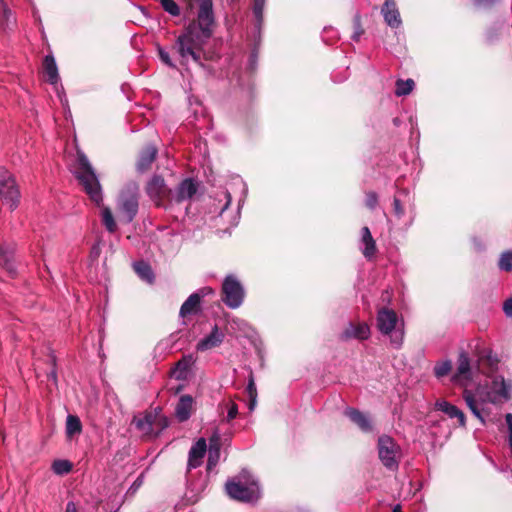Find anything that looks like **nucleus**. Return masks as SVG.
I'll list each match as a JSON object with an SVG mask.
<instances>
[{
    "instance_id": "obj_2",
    "label": "nucleus",
    "mask_w": 512,
    "mask_h": 512,
    "mask_svg": "<svg viewBox=\"0 0 512 512\" xmlns=\"http://www.w3.org/2000/svg\"><path fill=\"white\" fill-rule=\"evenodd\" d=\"M74 173L90 199L96 205H101L103 201L101 185L88 158L82 152L77 153V167Z\"/></svg>"
},
{
    "instance_id": "obj_46",
    "label": "nucleus",
    "mask_w": 512,
    "mask_h": 512,
    "mask_svg": "<svg viewBox=\"0 0 512 512\" xmlns=\"http://www.w3.org/2000/svg\"><path fill=\"white\" fill-rule=\"evenodd\" d=\"M505 419L509 430V445L512 450V414H506Z\"/></svg>"
},
{
    "instance_id": "obj_24",
    "label": "nucleus",
    "mask_w": 512,
    "mask_h": 512,
    "mask_svg": "<svg viewBox=\"0 0 512 512\" xmlns=\"http://www.w3.org/2000/svg\"><path fill=\"white\" fill-rule=\"evenodd\" d=\"M157 155V149L153 145L147 146L140 154L137 162V169L140 172L146 171L154 162Z\"/></svg>"
},
{
    "instance_id": "obj_1",
    "label": "nucleus",
    "mask_w": 512,
    "mask_h": 512,
    "mask_svg": "<svg viewBox=\"0 0 512 512\" xmlns=\"http://www.w3.org/2000/svg\"><path fill=\"white\" fill-rule=\"evenodd\" d=\"M208 38L196 31L195 25H188L185 31L177 37L173 47L181 63L187 64L190 60L200 63L199 52Z\"/></svg>"
},
{
    "instance_id": "obj_19",
    "label": "nucleus",
    "mask_w": 512,
    "mask_h": 512,
    "mask_svg": "<svg viewBox=\"0 0 512 512\" xmlns=\"http://www.w3.org/2000/svg\"><path fill=\"white\" fill-rule=\"evenodd\" d=\"M370 336V328L366 323H359L357 325L349 324L343 332L342 337L345 339H359L365 340Z\"/></svg>"
},
{
    "instance_id": "obj_10",
    "label": "nucleus",
    "mask_w": 512,
    "mask_h": 512,
    "mask_svg": "<svg viewBox=\"0 0 512 512\" xmlns=\"http://www.w3.org/2000/svg\"><path fill=\"white\" fill-rule=\"evenodd\" d=\"M213 290L210 287H203L197 292L191 294L180 308V316L186 317L197 312L202 297L212 294Z\"/></svg>"
},
{
    "instance_id": "obj_3",
    "label": "nucleus",
    "mask_w": 512,
    "mask_h": 512,
    "mask_svg": "<svg viewBox=\"0 0 512 512\" xmlns=\"http://www.w3.org/2000/svg\"><path fill=\"white\" fill-rule=\"evenodd\" d=\"M226 492L231 498L242 502H254L260 497L258 482L247 471L228 480Z\"/></svg>"
},
{
    "instance_id": "obj_54",
    "label": "nucleus",
    "mask_w": 512,
    "mask_h": 512,
    "mask_svg": "<svg viewBox=\"0 0 512 512\" xmlns=\"http://www.w3.org/2000/svg\"><path fill=\"white\" fill-rule=\"evenodd\" d=\"M392 512H402L401 506H400V505H396V506H394V508H393V511H392Z\"/></svg>"
},
{
    "instance_id": "obj_27",
    "label": "nucleus",
    "mask_w": 512,
    "mask_h": 512,
    "mask_svg": "<svg viewBox=\"0 0 512 512\" xmlns=\"http://www.w3.org/2000/svg\"><path fill=\"white\" fill-rule=\"evenodd\" d=\"M43 66L47 76V81L52 85H56L59 81V74L54 57L47 55L44 58Z\"/></svg>"
},
{
    "instance_id": "obj_31",
    "label": "nucleus",
    "mask_w": 512,
    "mask_h": 512,
    "mask_svg": "<svg viewBox=\"0 0 512 512\" xmlns=\"http://www.w3.org/2000/svg\"><path fill=\"white\" fill-rule=\"evenodd\" d=\"M1 26L4 30H10L15 24V17L12 11L7 7L4 0H0Z\"/></svg>"
},
{
    "instance_id": "obj_52",
    "label": "nucleus",
    "mask_w": 512,
    "mask_h": 512,
    "mask_svg": "<svg viewBox=\"0 0 512 512\" xmlns=\"http://www.w3.org/2000/svg\"><path fill=\"white\" fill-rule=\"evenodd\" d=\"M66 512H76V509H75V506L73 503L67 504Z\"/></svg>"
},
{
    "instance_id": "obj_36",
    "label": "nucleus",
    "mask_w": 512,
    "mask_h": 512,
    "mask_svg": "<svg viewBox=\"0 0 512 512\" xmlns=\"http://www.w3.org/2000/svg\"><path fill=\"white\" fill-rule=\"evenodd\" d=\"M491 389L493 390L494 393L501 397H508V388L503 377H495L493 379Z\"/></svg>"
},
{
    "instance_id": "obj_15",
    "label": "nucleus",
    "mask_w": 512,
    "mask_h": 512,
    "mask_svg": "<svg viewBox=\"0 0 512 512\" xmlns=\"http://www.w3.org/2000/svg\"><path fill=\"white\" fill-rule=\"evenodd\" d=\"M194 411V399L191 395H182L176 406L175 416L179 422L187 421Z\"/></svg>"
},
{
    "instance_id": "obj_4",
    "label": "nucleus",
    "mask_w": 512,
    "mask_h": 512,
    "mask_svg": "<svg viewBox=\"0 0 512 512\" xmlns=\"http://www.w3.org/2000/svg\"><path fill=\"white\" fill-rule=\"evenodd\" d=\"M378 456L387 469L394 471L399 466L401 448L390 436H380L378 439Z\"/></svg>"
},
{
    "instance_id": "obj_49",
    "label": "nucleus",
    "mask_w": 512,
    "mask_h": 512,
    "mask_svg": "<svg viewBox=\"0 0 512 512\" xmlns=\"http://www.w3.org/2000/svg\"><path fill=\"white\" fill-rule=\"evenodd\" d=\"M402 339H403L402 333H399V334L395 335V338L392 339V342L398 347L402 343Z\"/></svg>"
},
{
    "instance_id": "obj_41",
    "label": "nucleus",
    "mask_w": 512,
    "mask_h": 512,
    "mask_svg": "<svg viewBox=\"0 0 512 512\" xmlns=\"http://www.w3.org/2000/svg\"><path fill=\"white\" fill-rule=\"evenodd\" d=\"M158 54H159L161 61L164 64H166L167 66L172 67V68L176 67L175 64L172 62L169 53L165 49L159 47Z\"/></svg>"
},
{
    "instance_id": "obj_43",
    "label": "nucleus",
    "mask_w": 512,
    "mask_h": 512,
    "mask_svg": "<svg viewBox=\"0 0 512 512\" xmlns=\"http://www.w3.org/2000/svg\"><path fill=\"white\" fill-rule=\"evenodd\" d=\"M378 203V197L376 193L369 192L366 194V206L370 209H374Z\"/></svg>"
},
{
    "instance_id": "obj_8",
    "label": "nucleus",
    "mask_w": 512,
    "mask_h": 512,
    "mask_svg": "<svg viewBox=\"0 0 512 512\" xmlns=\"http://www.w3.org/2000/svg\"><path fill=\"white\" fill-rule=\"evenodd\" d=\"M146 191L157 206H164L165 201H171V190L160 176H154L146 186Z\"/></svg>"
},
{
    "instance_id": "obj_28",
    "label": "nucleus",
    "mask_w": 512,
    "mask_h": 512,
    "mask_svg": "<svg viewBox=\"0 0 512 512\" xmlns=\"http://www.w3.org/2000/svg\"><path fill=\"white\" fill-rule=\"evenodd\" d=\"M361 234H362L361 241L364 244V248L362 250L363 255L366 258H371L375 254V252H376L375 241H374V239H373V237L371 235V232H370L368 227H363L362 231H361Z\"/></svg>"
},
{
    "instance_id": "obj_42",
    "label": "nucleus",
    "mask_w": 512,
    "mask_h": 512,
    "mask_svg": "<svg viewBox=\"0 0 512 512\" xmlns=\"http://www.w3.org/2000/svg\"><path fill=\"white\" fill-rule=\"evenodd\" d=\"M246 393H247L248 398H257V389H256V385H255V382H254V379L252 376L250 377V379L248 381V384L246 387Z\"/></svg>"
},
{
    "instance_id": "obj_9",
    "label": "nucleus",
    "mask_w": 512,
    "mask_h": 512,
    "mask_svg": "<svg viewBox=\"0 0 512 512\" xmlns=\"http://www.w3.org/2000/svg\"><path fill=\"white\" fill-rule=\"evenodd\" d=\"M118 208L122 219L129 223L131 222L138 212V195L135 191L122 193L119 201Z\"/></svg>"
},
{
    "instance_id": "obj_47",
    "label": "nucleus",
    "mask_w": 512,
    "mask_h": 512,
    "mask_svg": "<svg viewBox=\"0 0 512 512\" xmlns=\"http://www.w3.org/2000/svg\"><path fill=\"white\" fill-rule=\"evenodd\" d=\"M503 311L507 317H512V298H509L504 302Z\"/></svg>"
},
{
    "instance_id": "obj_16",
    "label": "nucleus",
    "mask_w": 512,
    "mask_h": 512,
    "mask_svg": "<svg viewBox=\"0 0 512 512\" xmlns=\"http://www.w3.org/2000/svg\"><path fill=\"white\" fill-rule=\"evenodd\" d=\"M470 361L466 353L461 352L458 358L457 372L454 375V381L466 386L471 379Z\"/></svg>"
},
{
    "instance_id": "obj_35",
    "label": "nucleus",
    "mask_w": 512,
    "mask_h": 512,
    "mask_svg": "<svg viewBox=\"0 0 512 512\" xmlns=\"http://www.w3.org/2000/svg\"><path fill=\"white\" fill-rule=\"evenodd\" d=\"M414 81L412 79L398 80L396 82L395 94L397 96L408 95L414 88Z\"/></svg>"
},
{
    "instance_id": "obj_22",
    "label": "nucleus",
    "mask_w": 512,
    "mask_h": 512,
    "mask_svg": "<svg viewBox=\"0 0 512 512\" xmlns=\"http://www.w3.org/2000/svg\"><path fill=\"white\" fill-rule=\"evenodd\" d=\"M194 362L195 360L192 355L184 356L176 363L172 372L173 377L177 380H185Z\"/></svg>"
},
{
    "instance_id": "obj_12",
    "label": "nucleus",
    "mask_w": 512,
    "mask_h": 512,
    "mask_svg": "<svg viewBox=\"0 0 512 512\" xmlns=\"http://www.w3.org/2000/svg\"><path fill=\"white\" fill-rule=\"evenodd\" d=\"M197 192L196 183L190 179H184L176 189L175 193H171V201H175L176 203H180L186 200L191 199L195 193Z\"/></svg>"
},
{
    "instance_id": "obj_25",
    "label": "nucleus",
    "mask_w": 512,
    "mask_h": 512,
    "mask_svg": "<svg viewBox=\"0 0 512 512\" xmlns=\"http://www.w3.org/2000/svg\"><path fill=\"white\" fill-rule=\"evenodd\" d=\"M346 416L350 418L361 430L368 432L372 429L368 417L356 409L349 408L345 411Z\"/></svg>"
},
{
    "instance_id": "obj_30",
    "label": "nucleus",
    "mask_w": 512,
    "mask_h": 512,
    "mask_svg": "<svg viewBox=\"0 0 512 512\" xmlns=\"http://www.w3.org/2000/svg\"><path fill=\"white\" fill-rule=\"evenodd\" d=\"M463 399L465 400L467 406L471 410V412L474 414L476 418H478L482 423H484V418L481 414V410L479 407V404L477 400L475 399L474 394L472 391L465 389L463 392Z\"/></svg>"
},
{
    "instance_id": "obj_48",
    "label": "nucleus",
    "mask_w": 512,
    "mask_h": 512,
    "mask_svg": "<svg viewBox=\"0 0 512 512\" xmlns=\"http://www.w3.org/2000/svg\"><path fill=\"white\" fill-rule=\"evenodd\" d=\"M495 0H474L476 6H488L494 3Z\"/></svg>"
},
{
    "instance_id": "obj_7",
    "label": "nucleus",
    "mask_w": 512,
    "mask_h": 512,
    "mask_svg": "<svg viewBox=\"0 0 512 512\" xmlns=\"http://www.w3.org/2000/svg\"><path fill=\"white\" fill-rule=\"evenodd\" d=\"M212 0H201L198 12L197 22H192L189 25H195L196 31L203 34L204 37L212 35V26L214 23Z\"/></svg>"
},
{
    "instance_id": "obj_44",
    "label": "nucleus",
    "mask_w": 512,
    "mask_h": 512,
    "mask_svg": "<svg viewBox=\"0 0 512 512\" xmlns=\"http://www.w3.org/2000/svg\"><path fill=\"white\" fill-rule=\"evenodd\" d=\"M168 425H169V420H168V418H167V417H165V416H162V415L157 414V419H156V425H155V428H157V429L159 430V431H158V433H159L161 430H163V429L167 428V427H168Z\"/></svg>"
},
{
    "instance_id": "obj_40",
    "label": "nucleus",
    "mask_w": 512,
    "mask_h": 512,
    "mask_svg": "<svg viewBox=\"0 0 512 512\" xmlns=\"http://www.w3.org/2000/svg\"><path fill=\"white\" fill-rule=\"evenodd\" d=\"M265 0H254L253 13L258 22L262 21Z\"/></svg>"
},
{
    "instance_id": "obj_11",
    "label": "nucleus",
    "mask_w": 512,
    "mask_h": 512,
    "mask_svg": "<svg viewBox=\"0 0 512 512\" xmlns=\"http://www.w3.org/2000/svg\"><path fill=\"white\" fill-rule=\"evenodd\" d=\"M157 413H148L143 417H135L133 424L142 433L143 436L155 437L158 432H154Z\"/></svg>"
},
{
    "instance_id": "obj_56",
    "label": "nucleus",
    "mask_w": 512,
    "mask_h": 512,
    "mask_svg": "<svg viewBox=\"0 0 512 512\" xmlns=\"http://www.w3.org/2000/svg\"><path fill=\"white\" fill-rule=\"evenodd\" d=\"M401 194H404L406 197H408V193L406 191H402Z\"/></svg>"
},
{
    "instance_id": "obj_50",
    "label": "nucleus",
    "mask_w": 512,
    "mask_h": 512,
    "mask_svg": "<svg viewBox=\"0 0 512 512\" xmlns=\"http://www.w3.org/2000/svg\"><path fill=\"white\" fill-rule=\"evenodd\" d=\"M256 404H257V398H249L248 408L250 411H253L255 409Z\"/></svg>"
},
{
    "instance_id": "obj_45",
    "label": "nucleus",
    "mask_w": 512,
    "mask_h": 512,
    "mask_svg": "<svg viewBox=\"0 0 512 512\" xmlns=\"http://www.w3.org/2000/svg\"><path fill=\"white\" fill-rule=\"evenodd\" d=\"M228 411H227V421H231L236 418L238 414V406L235 403H228Z\"/></svg>"
},
{
    "instance_id": "obj_23",
    "label": "nucleus",
    "mask_w": 512,
    "mask_h": 512,
    "mask_svg": "<svg viewBox=\"0 0 512 512\" xmlns=\"http://www.w3.org/2000/svg\"><path fill=\"white\" fill-rule=\"evenodd\" d=\"M498 366V359L491 352L481 355L478 361L477 369L485 375H491Z\"/></svg>"
},
{
    "instance_id": "obj_32",
    "label": "nucleus",
    "mask_w": 512,
    "mask_h": 512,
    "mask_svg": "<svg viewBox=\"0 0 512 512\" xmlns=\"http://www.w3.org/2000/svg\"><path fill=\"white\" fill-rule=\"evenodd\" d=\"M134 270L139 277L148 283H151L154 279V274L151 267L144 261L134 263Z\"/></svg>"
},
{
    "instance_id": "obj_34",
    "label": "nucleus",
    "mask_w": 512,
    "mask_h": 512,
    "mask_svg": "<svg viewBox=\"0 0 512 512\" xmlns=\"http://www.w3.org/2000/svg\"><path fill=\"white\" fill-rule=\"evenodd\" d=\"M101 216L102 222L106 229L111 233L115 232L117 226L111 210L108 207H103L101 211Z\"/></svg>"
},
{
    "instance_id": "obj_13",
    "label": "nucleus",
    "mask_w": 512,
    "mask_h": 512,
    "mask_svg": "<svg viewBox=\"0 0 512 512\" xmlns=\"http://www.w3.org/2000/svg\"><path fill=\"white\" fill-rule=\"evenodd\" d=\"M381 13L386 24L391 28H399L401 26L402 20L394 0H385Z\"/></svg>"
},
{
    "instance_id": "obj_21",
    "label": "nucleus",
    "mask_w": 512,
    "mask_h": 512,
    "mask_svg": "<svg viewBox=\"0 0 512 512\" xmlns=\"http://www.w3.org/2000/svg\"><path fill=\"white\" fill-rule=\"evenodd\" d=\"M223 340V334L218 330L217 326H215L212 332L200 340L197 344V350L205 351L211 348H214L221 344Z\"/></svg>"
},
{
    "instance_id": "obj_17",
    "label": "nucleus",
    "mask_w": 512,
    "mask_h": 512,
    "mask_svg": "<svg viewBox=\"0 0 512 512\" xmlns=\"http://www.w3.org/2000/svg\"><path fill=\"white\" fill-rule=\"evenodd\" d=\"M207 451V444L204 438H200L190 449L188 469H195L202 464V459Z\"/></svg>"
},
{
    "instance_id": "obj_39",
    "label": "nucleus",
    "mask_w": 512,
    "mask_h": 512,
    "mask_svg": "<svg viewBox=\"0 0 512 512\" xmlns=\"http://www.w3.org/2000/svg\"><path fill=\"white\" fill-rule=\"evenodd\" d=\"M393 211L397 219H402L406 214V209L399 196L394 197Z\"/></svg>"
},
{
    "instance_id": "obj_5",
    "label": "nucleus",
    "mask_w": 512,
    "mask_h": 512,
    "mask_svg": "<svg viewBox=\"0 0 512 512\" xmlns=\"http://www.w3.org/2000/svg\"><path fill=\"white\" fill-rule=\"evenodd\" d=\"M0 195L4 204L10 209L17 208L20 201V192L12 174L5 168H0Z\"/></svg>"
},
{
    "instance_id": "obj_18",
    "label": "nucleus",
    "mask_w": 512,
    "mask_h": 512,
    "mask_svg": "<svg viewBox=\"0 0 512 512\" xmlns=\"http://www.w3.org/2000/svg\"><path fill=\"white\" fill-rule=\"evenodd\" d=\"M435 408L445 413L450 418H457L460 426L464 427L466 425V418L464 413L455 405H452L445 400H438L435 403Z\"/></svg>"
},
{
    "instance_id": "obj_14",
    "label": "nucleus",
    "mask_w": 512,
    "mask_h": 512,
    "mask_svg": "<svg viewBox=\"0 0 512 512\" xmlns=\"http://www.w3.org/2000/svg\"><path fill=\"white\" fill-rule=\"evenodd\" d=\"M397 315L393 310L381 309L377 316V326L383 334H390L396 327Z\"/></svg>"
},
{
    "instance_id": "obj_53",
    "label": "nucleus",
    "mask_w": 512,
    "mask_h": 512,
    "mask_svg": "<svg viewBox=\"0 0 512 512\" xmlns=\"http://www.w3.org/2000/svg\"><path fill=\"white\" fill-rule=\"evenodd\" d=\"M49 377H50L54 382H56L57 377H56V372H55V371H52V372L50 373Z\"/></svg>"
},
{
    "instance_id": "obj_51",
    "label": "nucleus",
    "mask_w": 512,
    "mask_h": 512,
    "mask_svg": "<svg viewBox=\"0 0 512 512\" xmlns=\"http://www.w3.org/2000/svg\"><path fill=\"white\" fill-rule=\"evenodd\" d=\"M225 198L227 199V202L225 204V206L222 208L221 212H223L230 204L231 202V196L228 192L225 193Z\"/></svg>"
},
{
    "instance_id": "obj_55",
    "label": "nucleus",
    "mask_w": 512,
    "mask_h": 512,
    "mask_svg": "<svg viewBox=\"0 0 512 512\" xmlns=\"http://www.w3.org/2000/svg\"><path fill=\"white\" fill-rule=\"evenodd\" d=\"M186 1L188 2V5L192 8L194 0H186Z\"/></svg>"
},
{
    "instance_id": "obj_26",
    "label": "nucleus",
    "mask_w": 512,
    "mask_h": 512,
    "mask_svg": "<svg viewBox=\"0 0 512 512\" xmlns=\"http://www.w3.org/2000/svg\"><path fill=\"white\" fill-rule=\"evenodd\" d=\"M0 266L3 267L10 275L16 272L13 263V248L9 246H0Z\"/></svg>"
},
{
    "instance_id": "obj_20",
    "label": "nucleus",
    "mask_w": 512,
    "mask_h": 512,
    "mask_svg": "<svg viewBox=\"0 0 512 512\" xmlns=\"http://www.w3.org/2000/svg\"><path fill=\"white\" fill-rule=\"evenodd\" d=\"M219 459H220V443H219V435L216 432L210 438V442H209L207 470L211 471L218 464Z\"/></svg>"
},
{
    "instance_id": "obj_37",
    "label": "nucleus",
    "mask_w": 512,
    "mask_h": 512,
    "mask_svg": "<svg viewBox=\"0 0 512 512\" xmlns=\"http://www.w3.org/2000/svg\"><path fill=\"white\" fill-rule=\"evenodd\" d=\"M499 268L504 271H511L512 270V252L506 251L502 253L500 260H499Z\"/></svg>"
},
{
    "instance_id": "obj_33",
    "label": "nucleus",
    "mask_w": 512,
    "mask_h": 512,
    "mask_svg": "<svg viewBox=\"0 0 512 512\" xmlns=\"http://www.w3.org/2000/svg\"><path fill=\"white\" fill-rule=\"evenodd\" d=\"M72 467V463L64 459H58L52 463V470L57 475L68 474L72 470Z\"/></svg>"
},
{
    "instance_id": "obj_38",
    "label": "nucleus",
    "mask_w": 512,
    "mask_h": 512,
    "mask_svg": "<svg viewBox=\"0 0 512 512\" xmlns=\"http://www.w3.org/2000/svg\"><path fill=\"white\" fill-rule=\"evenodd\" d=\"M451 367L452 366L450 361H443L435 365L434 373L438 378L444 377L450 372Z\"/></svg>"
},
{
    "instance_id": "obj_6",
    "label": "nucleus",
    "mask_w": 512,
    "mask_h": 512,
    "mask_svg": "<svg viewBox=\"0 0 512 512\" xmlns=\"http://www.w3.org/2000/svg\"><path fill=\"white\" fill-rule=\"evenodd\" d=\"M222 291L223 301L228 307L235 309L243 303L244 289L234 276L229 275L225 278Z\"/></svg>"
},
{
    "instance_id": "obj_29",
    "label": "nucleus",
    "mask_w": 512,
    "mask_h": 512,
    "mask_svg": "<svg viewBox=\"0 0 512 512\" xmlns=\"http://www.w3.org/2000/svg\"><path fill=\"white\" fill-rule=\"evenodd\" d=\"M82 432V423L78 416L69 414L66 418V435L72 439L75 435Z\"/></svg>"
}]
</instances>
